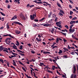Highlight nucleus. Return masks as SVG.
Returning <instances> with one entry per match:
<instances>
[{
  "label": "nucleus",
  "instance_id": "nucleus-23",
  "mask_svg": "<svg viewBox=\"0 0 78 78\" xmlns=\"http://www.w3.org/2000/svg\"><path fill=\"white\" fill-rule=\"evenodd\" d=\"M0 62H2L3 64L4 63V62H3V59H2V58H0Z\"/></svg>",
  "mask_w": 78,
  "mask_h": 78
},
{
  "label": "nucleus",
  "instance_id": "nucleus-17",
  "mask_svg": "<svg viewBox=\"0 0 78 78\" xmlns=\"http://www.w3.org/2000/svg\"><path fill=\"white\" fill-rule=\"evenodd\" d=\"M20 33H21L20 31H19L16 30V34H20Z\"/></svg>",
  "mask_w": 78,
  "mask_h": 78
},
{
  "label": "nucleus",
  "instance_id": "nucleus-30",
  "mask_svg": "<svg viewBox=\"0 0 78 78\" xmlns=\"http://www.w3.org/2000/svg\"><path fill=\"white\" fill-rule=\"evenodd\" d=\"M52 13V12H50V14H49V15L48 16V17L49 18V17H50L51 16Z\"/></svg>",
  "mask_w": 78,
  "mask_h": 78
},
{
  "label": "nucleus",
  "instance_id": "nucleus-51",
  "mask_svg": "<svg viewBox=\"0 0 78 78\" xmlns=\"http://www.w3.org/2000/svg\"><path fill=\"white\" fill-rule=\"evenodd\" d=\"M63 58H67V56L66 55H64L63 56Z\"/></svg>",
  "mask_w": 78,
  "mask_h": 78
},
{
  "label": "nucleus",
  "instance_id": "nucleus-45",
  "mask_svg": "<svg viewBox=\"0 0 78 78\" xmlns=\"http://www.w3.org/2000/svg\"><path fill=\"white\" fill-rule=\"evenodd\" d=\"M73 21H71V22H70V24L71 25H72V24H73Z\"/></svg>",
  "mask_w": 78,
  "mask_h": 78
},
{
  "label": "nucleus",
  "instance_id": "nucleus-20",
  "mask_svg": "<svg viewBox=\"0 0 78 78\" xmlns=\"http://www.w3.org/2000/svg\"><path fill=\"white\" fill-rule=\"evenodd\" d=\"M18 62H19L20 64H21V65H22L24 67H25V66H25V65L24 64H23V63H22L21 62H20V61H19Z\"/></svg>",
  "mask_w": 78,
  "mask_h": 78
},
{
  "label": "nucleus",
  "instance_id": "nucleus-39",
  "mask_svg": "<svg viewBox=\"0 0 78 78\" xmlns=\"http://www.w3.org/2000/svg\"><path fill=\"white\" fill-rule=\"evenodd\" d=\"M48 40L49 41H51L52 40L53 41V40H54V38H52V39H48Z\"/></svg>",
  "mask_w": 78,
  "mask_h": 78
},
{
  "label": "nucleus",
  "instance_id": "nucleus-55",
  "mask_svg": "<svg viewBox=\"0 0 78 78\" xmlns=\"http://www.w3.org/2000/svg\"><path fill=\"white\" fill-rule=\"evenodd\" d=\"M63 41L64 42H65V43H66V42H67V40H66V39H63Z\"/></svg>",
  "mask_w": 78,
  "mask_h": 78
},
{
  "label": "nucleus",
  "instance_id": "nucleus-52",
  "mask_svg": "<svg viewBox=\"0 0 78 78\" xmlns=\"http://www.w3.org/2000/svg\"><path fill=\"white\" fill-rule=\"evenodd\" d=\"M10 5H8L7 8H8V9H9V8H10Z\"/></svg>",
  "mask_w": 78,
  "mask_h": 78
},
{
  "label": "nucleus",
  "instance_id": "nucleus-7",
  "mask_svg": "<svg viewBox=\"0 0 78 78\" xmlns=\"http://www.w3.org/2000/svg\"><path fill=\"white\" fill-rule=\"evenodd\" d=\"M76 74H73L72 75H71V78H73V76H74V78H76Z\"/></svg>",
  "mask_w": 78,
  "mask_h": 78
},
{
  "label": "nucleus",
  "instance_id": "nucleus-2",
  "mask_svg": "<svg viewBox=\"0 0 78 78\" xmlns=\"http://www.w3.org/2000/svg\"><path fill=\"white\" fill-rule=\"evenodd\" d=\"M37 1H39V2H42V1L41 0H37L36 1H33L34 2H35V3H37V4H41V3L42 4V3H43L42 2H38Z\"/></svg>",
  "mask_w": 78,
  "mask_h": 78
},
{
  "label": "nucleus",
  "instance_id": "nucleus-8",
  "mask_svg": "<svg viewBox=\"0 0 78 78\" xmlns=\"http://www.w3.org/2000/svg\"><path fill=\"white\" fill-rule=\"evenodd\" d=\"M8 49L6 48H5V49H4V50H3V51H5V53H6V52H5V51L7 52V53H8Z\"/></svg>",
  "mask_w": 78,
  "mask_h": 78
},
{
  "label": "nucleus",
  "instance_id": "nucleus-50",
  "mask_svg": "<svg viewBox=\"0 0 78 78\" xmlns=\"http://www.w3.org/2000/svg\"><path fill=\"white\" fill-rule=\"evenodd\" d=\"M58 14H59V15H60V16H63V14H62V13H59Z\"/></svg>",
  "mask_w": 78,
  "mask_h": 78
},
{
  "label": "nucleus",
  "instance_id": "nucleus-14",
  "mask_svg": "<svg viewBox=\"0 0 78 78\" xmlns=\"http://www.w3.org/2000/svg\"><path fill=\"white\" fill-rule=\"evenodd\" d=\"M30 19L32 20H34V17L33 16L31 15H30Z\"/></svg>",
  "mask_w": 78,
  "mask_h": 78
},
{
  "label": "nucleus",
  "instance_id": "nucleus-43",
  "mask_svg": "<svg viewBox=\"0 0 78 78\" xmlns=\"http://www.w3.org/2000/svg\"><path fill=\"white\" fill-rule=\"evenodd\" d=\"M34 21L36 22H38V20L34 19Z\"/></svg>",
  "mask_w": 78,
  "mask_h": 78
},
{
  "label": "nucleus",
  "instance_id": "nucleus-28",
  "mask_svg": "<svg viewBox=\"0 0 78 78\" xmlns=\"http://www.w3.org/2000/svg\"><path fill=\"white\" fill-rule=\"evenodd\" d=\"M19 54L21 56H24L25 55L24 54L20 53V52H19Z\"/></svg>",
  "mask_w": 78,
  "mask_h": 78
},
{
  "label": "nucleus",
  "instance_id": "nucleus-31",
  "mask_svg": "<svg viewBox=\"0 0 78 78\" xmlns=\"http://www.w3.org/2000/svg\"><path fill=\"white\" fill-rule=\"evenodd\" d=\"M43 3H46V4H47V5H49L50 6H51V5L48 4V3H47V2H43Z\"/></svg>",
  "mask_w": 78,
  "mask_h": 78
},
{
  "label": "nucleus",
  "instance_id": "nucleus-59",
  "mask_svg": "<svg viewBox=\"0 0 78 78\" xmlns=\"http://www.w3.org/2000/svg\"><path fill=\"white\" fill-rule=\"evenodd\" d=\"M71 54L72 55H75V52H72L71 53Z\"/></svg>",
  "mask_w": 78,
  "mask_h": 78
},
{
  "label": "nucleus",
  "instance_id": "nucleus-48",
  "mask_svg": "<svg viewBox=\"0 0 78 78\" xmlns=\"http://www.w3.org/2000/svg\"><path fill=\"white\" fill-rule=\"evenodd\" d=\"M34 5H30V8H32V7H34Z\"/></svg>",
  "mask_w": 78,
  "mask_h": 78
},
{
  "label": "nucleus",
  "instance_id": "nucleus-41",
  "mask_svg": "<svg viewBox=\"0 0 78 78\" xmlns=\"http://www.w3.org/2000/svg\"><path fill=\"white\" fill-rule=\"evenodd\" d=\"M18 22H19L17 21L13 22V23H15V24H18Z\"/></svg>",
  "mask_w": 78,
  "mask_h": 78
},
{
  "label": "nucleus",
  "instance_id": "nucleus-36",
  "mask_svg": "<svg viewBox=\"0 0 78 78\" xmlns=\"http://www.w3.org/2000/svg\"><path fill=\"white\" fill-rule=\"evenodd\" d=\"M23 46L22 45H21L20 46V50H22L23 49Z\"/></svg>",
  "mask_w": 78,
  "mask_h": 78
},
{
  "label": "nucleus",
  "instance_id": "nucleus-26",
  "mask_svg": "<svg viewBox=\"0 0 78 78\" xmlns=\"http://www.w3.org/2000/svg\"><path fill=\"white\" fill-rule=\"evenodd\" d=\"M8 23H7L6 24V28L7 29H9V26L8 25Z\"/></svg>",
  "mask_w": 78,
  "mask_h": 78
},
{
  "label": "nucleus",
  "instance_id": "nucleus-19",
  "mask_svg": "<svg viewBox=\"0 0 78 78\" xmlns=\"http://www.w3.org/2000/svg\"><path fill=\"white\" fill-rule=\"evenodd\" d=\"M13 61V62L14 63H13V65H14V66H16V64H16V62H15V61H14V60H12Z\"/></svg>",
  "mask_w": 78,
  "mask_h": 78
},
{
  "label": "nucleus",
  "instance_id": "nucleus-33",
  "mask_svg": "<svg viewBox=\"0 0 78 78\" xmlns=\"http://www.w3.org/2000/svg\"><path fill=\"white\" fill-rule=\"evenodd\" d=\"M63 49L64 50L66 51H69V50L68 49H67V48H63Z\"/></svg>",
  "mask_w": 78,
  "mask_h": 78
},
{
  "label": "nucleus",
  "instance_id": "nucleus-38",
  "mask_svg": "<svg viewBox=\"0 0 78 78\" xmlns=\"http://www.w3.org/2000/svg\"><path fill=\"white\" fill-rule=\"evenodd\" d=\"M52 69L53 70H55V66H53L52 67Z\"/></svg>",
  "mask_w": 78,
  "mask_h": 78
},
{
  "label": "nucleus",
  "instance_id": "nucleus-4",
  "mask_svg": "<svg viewBox=\"0 0 78 78\" xmlns=\"http://www.w3.org/2000/svg\"><path fill=\"white\" fill-rule=\"evenodd\" d=\"M20 0H15L14 2L15 3H17L18 4H20Z\"/></svg>",
  "mask_w": 78,
  "mask_h": 78
},
{
  "label": "nucleus",
  "instance_id": "nucleus-10",
  "mask_svg": "<svg viewBox=\"0 0 78 78\" xmlns=\"http://www.w3.org/2000/svg\"><path fill=\"white\" fill-rule=\"evenodd\" d=\"M17 19V16L15 15L12 18L11 20H15V19Z\"/></svg>",
  "mask_w": 78,
  "mask_h": 78
},
{
  "label": "nucleus",
  "instance_id": "nucleus-53",
  "mask_svg": "<svg viewBox=\"0 0 78 78\" xmlns=\"http://www.w3.org/2000/svg\"><path fill=\"white\" fill-rule=\"evenodd\" d=\"M58 27H59V28H62V25H59Z\"/></svg>",
  "mask_w": 78,
  "mask_h": 78
},
{
  "label": "nucleus",
  "instance_id": "nucleus-11",
  "mask_svg": "<svg viewBox=\"0 0 78 78\" xmlns=\"http://www.w3.org/2000/svg\"><path fill=\"white\" fill-rule=\"evenodd\" d=\"M61 21H59L58 22H57L56 23V25H61Z\"/></svg>",
  "mask_w": 78,
  "mask_h": 78
},
{
  "label": "nucleus",
  "instance_id": "nucleus-6",
  "mask_svg": "<svg viewBox=\"0 0 78 78\" xmlns=\"http://www.w3.org/2000/svg\"><path fill=\"white\" fill-rule=\"evenodd\" d=\"M72 37H73V39H76V40H77V41H78V38H77L76 37H75V36H74V35H73V34L72 35Z\"/></svg>",
  "mask_w": 78,
  "mask_h": 78
},
{
  "label": "nucleus",
  "instance_id": "nucleus-13",
  "mask_svg": "<svg viewBox=\"0 0 78 78\" xmlns=\"http://www.w3.org/2000/svg\"><path fill=\"white\" fill-rule=\"evenodd\" d=\"M73 27L71 25L69 27L70 29L69 30V32L70 33L72 32V28Z\"/></svg>",
  "mask_w": 78,
  "mask_h": 78
},
{
  "label": "nucleus",
  "instance_id": "nucleus-5",
  "mask_svg": "<svg viewBox=\"0 0 78 78\" xmlns=\"http://www.w3.org/2000/svg\"><path fill=\"white\" fill-rule=\"evenodd\" d=\"M73 73L74 74H76V68H75V66H73Z\"/></svg>",
  "mask_w": 78,
  "mask_h": 78
},
{
  "label": "nucleus",
  "instance_id": "nucleus-54",
  "mask_svg": "<svg viewBox=\"0 0 78 78\" xmlns=\"http://www.w3.org/2000/svg\"><path fill=\"white\" fill-rule=\"evenodd\" d=\"M67 48L68 49H70V48H71V47H70V46H69V45H68Z\"/></svg>",
  "mask_w": 78,
  "mask_h": 78
},
{
  "label": "nucleus",
  "instance_id": "nucleus-46",
  "mask_svg": "<svg viewBox=\"0 0 78 78\" xmlns=\"http://www.w3.org/2000/svg\"><path fill=\"white\" fill-rule=\"evenodd\" d=\"M7 66H8L9 67H10V66H9V62H7Z\"/></svg>",
  "mask_w": 78,
  "mask_h": 78
},
{
  "label": "nucleus",
  "instance_id": "nucleus-40",
  "mask_svg": "<svg viewBox=\"0 0 78 78\" xmlns=\"http://www.w3.org/2000/svg\"><path fill=\"white\" fill-rule=\"evenodd\" d=\"M77 19V17H74L73 19H72V20H75V19Z\"/></svg>",
  "mask_w": 78,
  "mask_h": 78
},
{
  "label": "nucleus",
  "instance_id": "nucleus-29",
  "mask_svg": "<svg viewBox=\"0 0 78 78\" xmlns=\"http://www.w3.org/2000/svg\"><path fill=\"white\" fill-rule=\"evenodd\" d=\"M62 53V51L61 50H59V51L58 52L59 54H61Z\"/></svg>",
  "mask_w": 78,
  "mask_h": 78
},
{
  "label": "nucleus",
  "instance_id": "nucleus-64",
  "mask_svg": "<svg viewBox=\"0 0 78 78\" xmlns=\"http://www.w3.org/2000/svg\"><path fill=\"white\" fill-rule=\"evenodd\" d=\"M43 53L44 54H47V52L45 51H44L43 52Z\"/></svg>",
  "mask_w": 78,
  "mask_h": 78
},
{
  "label": "nucleus",
  "instance_id": "nucleus-44",
  "mask_svg": "<svg viewBox=\"0 0 78 78\" xmlns=\"http://www.w3.org/2000/svg\"><path fill=\"white\" fill-rule=\"evenodd\" d=\"M57 73H58V74L59 75H61V74H60V73H59V72H58V70H57Z\"/></svg>",
  "mask_w": 78,
  "mask_h": 78
},
{
  "label": "nucleus",
  "instance_id": "nucleus-18",
  "mask_svg": "<svg viewBox=\"0 0 78 78\" xmlns=\"http://www.w3.org/2000/svg\"><path fill=\"white\" fill-rule=\"evenodd\" d=\"M8 36H9L10 37H11V38H13V39H14V37H12L11 34H8Z\"/></svg>",
  "mask_w": 78,
  "mask_h": 78
},
{
  "label": "nucleus",
  "instance_id": "nucleus-1",
  "mask_svg": "<svg viewBox=\"0 0 78 78\" xmlns=\"http://www.w3.org/2000/svg\"><path fill=\"white\" fill-rule=\"evenodd\" d=\"M5 42H6V44H7L8 45H9V44H10L11 42V41L9 40L7 38L5 39Z\"/></svg>",
  "mask_w": 78,
  "mask_h": 78
},
{
  "label": "nucleus",
  "instance_id": "nucleus-47",
  "mask_svg": "<svg viewBox=\"0 0 78 78\" xmlns=\"http://www.w3.org/2000/svg\"><path fill=\"white\" fill-rule=\"evenodd\" d=\"M65 27L66 28H67V29H69V27H68V25H66L65 26Z\"/></svg>",
  "mask_w": 78,
  "mask_h": 78
},
{
  "label": "nucleus",
  "instance_id": "nucleus-3",
  "mask_svg": "<svg viewBox=\"0 0 78 78\" xmlns=\"http://www.w3.org/2000/svg\"><path fill=\"white\" fill-rule=\"evenodd\" d=\"M38 37H39V39L38 38H36V40H37V41H38V42H41V36L39 35H38Z\"/></svg>",
  "mask_w": 78,
  "mask_h": 78
},
{
  "label": "nucleus",
  "instance_id": "nucleus-35",
  "mask_svg": "<svg viewBox=\"0 0 78 78\" xmlns=\"http://www.w3.org/2000/svg\"><path fill=\"white\" fill-rule=\"evenodd\" d=\"M45 19V18H42L41 20H39L40 22H41L42 21H43Z\"/></svg>",
  "mask_w": 78,
  "mask_h": 78
},
{
  "label": "nucleus",
  "instance_id": "nucleus-62",
  "mask_svg": "<svg viewBox=\"0 0 78 78\" xmlns=\"http://www.w3.org/2000/svg\"><path fill=\"white\" fill-rule=\"evenodd\" d=\"M14 48H17V46H16V45H15L13 46V48H14Z\"/></svg>",
  "mask_w": 78,
  "mask_h": 78
},
{
  "label": "nucleus",
  "instance_id": "nucleus-63",
  "mask_svg": "<svg viewBox=\"0 0 78 78\" xmlns=\"http://www.w3.org/2000/svg\"><path fill=\"white\" fill-rule=\"evenodd\" d=\"M73 13V12L72 11H70V15H72V14Z\"/></svg>",
  "mask_w": 78,
  "mask_h": 78
},
{
  "label": "nucleus",
  "instance_id": "nucleus-9",
  "mask_svg": "<svg viewBox=\"0 0 78 78\" xmlns=\"http://www.w3.org/2000/svg\"><path fill=\"white\" fill-rule=\"evenodd\" d=\"M10 67L11 68H12L13 69H14V70H15V71H16V72H18V71L17 70V69H16V68H15V67H14V66H10Z\"/></svg>",
  "mask_w": 78,
  "mask_h": 78
},
{
  "label": "nucleus",
  "instance_id": "nucleus-61",
  "mask_svg": "<svg viewBox=\"0 0 78 78\" xmlns=\"http://www.w3.org/2000/svg\"><path fill=\"white\" fill-rule=\"evenodd\" d=\"M75 30L74 29H72L71 32L72 33H73L75 31Z\"/></svg>",
  "mask_w": 78,
  "mask_h": 78
},
{
  "label": "nucleus",
  "instance_id": "nucleus-22",
  "mask_svg": "<svg viewBox=\"0 0 78 78\" xmlns=\"http://www.w3.org/2000/svg\"><path fill=\"white\" fill-rule=\"evenodd\" d=\"M24 16L22 13L20 15V17L21 19Z\"/></svg>",
  "mask_w": 78,
  "mask_h": 78
},
{
  "label": "nucleus",
  "instance_id": "nucleus-37",
  "mask_svg": "<svg viewBox=\"0 0 78 78\" xmlns=\"http://www.w3.org/2000/svg\"><path fill=\"white\" fill-rule=\"evenodd\" d=\"M16 42L17 43H17H16V45H19V41H17Z\"/></svg>",
  "mask_w": 78,
  "mask_h": 78
},
{
  "label": "nucleus",
  "instance_id": "nucleus-57",
  "mask_svg": "<svg viewBox=\"0 0 78 78\" xmlns=\"http://www.w3.org/2000/svg\"><path fill=\"white\" fill-rule=\"evenodd\" d=\"M17 51H18V52H20L21 53H22V51H21L20 50H17Z\"/></svg>",
  "mask_w": 78,
  "mask_h": 78
},
{
  "label": "nucleus",
  "instance_id": "nucleus-27",
  "mask_svg": "<svg viewBox=\"0 0 78 78\" xmlns=\"http://www.w3.org/2000/svg\"><path fill=\"white\" fill-rule=\"evenodd\" d=\"M59 39L58 38H57L56 40V42L57 43V44H58V42H59Z\"/></svg>",
  "mask_w": 78,
  "mask_h": 78
},
{
  "label": "nucleus",
  "instance_id": "nucleus-21",
  "mask_svg": "<svg viewBox=\"0 0 78 78\" xmlns=\"http://www.w3.org/2000/svg\"><path fill=\"white\" fill-rule=\"evenodd\" d=\"M37 25V24L36 23H34L33 24V26L34 27V28H35L36 27H37V25Z\"/></svg>",
  "mask_w": 78,
  "mask_h": 78
},
{
  "label": "nucleus",
  "instance_id": "nucleus-58",
  "mask_svg": "<svg viewBox=\"0 0 78 78\" xmlns=\"http://www.w3.org/2000/svg\"><path fill=\"white\" fill-rule=\"evenodd\" d=\"M54 30H55V28H52L51 30V31L54 32Z\"/></svg>",
  "mask_w": 78,
  "mask_h": 78
},
{
  "label": "nucleus",
  "instance_id": "nucleus-25",
  "mask_svg": "<svg viewBox=\"0 0 78 78\" xmlns=\"http://www.w3.org/2000/svg\"><path fill=\"white\" fill-rule=\"evenodd\" d=\"M57 5L58 7H61V4H59L58 2L57 3Z\"/></svg>",
  "mask_w": 78,
  "mask_h": 78
},
{
  "label": "nucleus",
  "instance_id": "nucleus-32",
  "mask_svg": "<svg viewBox=\"0 0 78 78\" xmlns=\"http://www.w3.org/2000/svg\"><path fill=\"white\" fill-rule=\"evenodd\" d=\"M60 12H61L62 14H64V12L62 10L60 9Z\"/></svg>",
  "mask_w": 78,
  "mask_h": 78
},
{
  "label": "nucleus",
  "instance_id": "nucleus-12",
  "mask_svg": "<svg viewBox=\"0 0 78 78\" xmlns=\"http://www.w3.org/2000/svg\"><path fill=\"white\" fill-rule=\"evenodd\" d=\"M43 26L44 27H48V26H51V24H44V25H43Z\"/></svg>",
  "mask_w": 78,
  "mask_h": 78
},
{
  "label": "nucleus",
  "instance_id": "nucleus-49",
  "mask_svg": "<svg viewBox=\"0 0 78 78\" xmlns=\"http://www.w3.org/2000/svg\"><path fill=\"white\" fill-rule=\"evenodd\" d=\"M31 52L32 53H33V54H34L35 53V52L34 51H31Z\"/></svg>",
  "mask_w": 78,
  "mask_h": 78
},
{
  "label": "nucleus",
  "instance_id": "nucleus-34",
  "mask_svg": "<svg viewBox=\"0 0 78 78\" xmlns=\"http://www.w3.org/2000/svg\"><path fill=\"white\" fill-rule=\"evenodd\" d=\"M0 13L1 14V15H2V16H5V14H3V13L2 12H0Z\"/></svg>",
  "mask_w": 78,
  "mask_h": 78
},
{
  "label": "nucleus",
  "instance_id": "nucleus-60",
  "mask_svg": "<svg viewBox=\"0 0 78 78\" xmlns=\"http://www.w3.org/2000/svg\"><path fill=\"white\" fill-rule=\"evenodd\" d=\"M52 61L54 62V63H56V60L55 59H53Z\"/></svg>",
  "mask_w": 78,
  "mask_h": 78
},
{
  "label": "nucleus",
  "instance_id": "nucleus-16",
  "mask_svg": "<svg viewBox=\"0 0 78 78\" xmlns=\"http://www.w3.org/2000/svg\"><path fill=\"white\" fill-rule=\"evenodd\" d=\"M3 48H4L2 47V46H0V51H2L3 50Z\"/></svg>",
  "mask_w": 78,
  "mask_h": 78
},
{
  "label": "nucleus",
  "instance_id": "nucleus-24",
  "mask_svg": "<svg viewBox=\"0 0 78 78\" xmlns=\"http://www.w3.org/2000/svg\"><path fill=\"white\" fill-rule=\"evenodd\" d=\"M60 33H62V34L63 35H63V36H66V33H63V32H60Z\"/></svg>",
  "mask_w": 78,
  "mask_h": 78
},
{
  "label": "nucleus",
  "instance_id": "nucleus-42",
  "mask_svg": "<svg viewBox=\"0 0 78 78\" xmlns=\"http://www.w3.org/2000/svg\"><path fill=\"white\" fill-rule=\"evenodd\" d=\"M57 20H58V17H56V18L55 20V22H57Z\"/></svg>",
  "mask_w": 78,
  "mask_h": 78
},
{
  "label": "nucleus",
  "instance_id": "nucleus-15",
  "mask_svg": "<svg viewBox=\"0 0 78 78\" xmlns=\"http://www.w3.org/2000/svg\"><path fill=\"white\" fill-rule=\"evenodd\" d=\"M21 19L23 20H26V18H25V16H23V17L21 18Z\"/></svg>",
  "mask_w": 78,
  "mask_h": 78
},
{
  "label": "nucleus",
  "instance_id": "nucleus-56",
  "mask_svg": "<svg viewBox=\"0 0 78 78\" xmlns=\"http://www.w3.org/2000/svg\"><path fill=\"white\" fill-rule=\"evenodd\" d=\"M18 25H22V24L20 22H18Z\"/></svg>",
  "mask_w": 78,
  "mask_h": 78
}]
</instances>
